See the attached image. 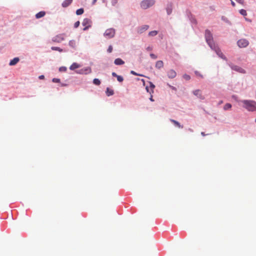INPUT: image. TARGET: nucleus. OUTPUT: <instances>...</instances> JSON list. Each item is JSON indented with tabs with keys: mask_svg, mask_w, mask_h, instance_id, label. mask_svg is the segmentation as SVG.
<instances>
[{
	"mask_svg": "<svg viewBox=\"0 0 256 256\" xmlns=\"http://www.w3.org/2000/svg\"><path fill=\"white\" fill-rule=\"evenodd\" d=\"M244 104V107L248 111H256V102L251 100H242L241 101Z\"/></svg>",
	"mask_w": 256,
	"mask_h": 256,
	"instance_id": "1",
	"label": "nucleus"
},
{
	"mask_svg": "<svg viewBox=\"0 0 256 256\" xmlns=\"http://www.w3.org/2000/svg\"><path fill=\"white\" fill-rule=\"evenodd\" d=\"M205 38L206 41L211 48L213 46L215 48V44L214 42L212 35L209 30H206L205 32Z\"/></svg>",
	"mask_w": 256,
	"mask_h": 256,
	"instance_id": "2",
	"label": "nucleus"
},
{
	"mask_svg": "<svg viewBox=\"0 0 256 256\" xmlns=\"http://www.w3.org/2000/svg\"><path fill=\"white\" fill-rule=\"evenodd\" d=\"M154 0H144L140 3V6L142 9H147L154 4Z\"/></svg>",
	"mask_w": 256,
	"mask_h": 256,
	"instance_id": "3",
	"label": "nucleus"
},
{
	"mask_svg": "<svg viewBox=\"0 0 256 256\" xmlns=\"http://www.w3.org/2000/svg\"><path fill=\"white\" fill-rule=\"evenodd\" d=\"M66 38V34H58L52 38V41L54 42L60 43L64 40Z\"/></svg>",
	"mask_w": 256,
	"mask_h": 256,
	"instance_id": "4",
	"label": "nucleus"
},
{
	"mask_svg": "<svg viewBox=\"0 0 256 256\" xmlns=\"http://www.w3.org/2000/svg\"><path fill=\"white\" fill-rule=\"evenodd\" d=\"M114 34L115 30L113 28L107 29L104 33V36L109 38L114 37Z\"/></svg>",
	"mask_w": 256,
	"mask_h": 256,
	"instance_id": "5",
	"label": "nucleus"
},
{
	"mask_svg": "<svg viewBox=\"0 0 256 256\" xmlns=\"http://www.w3.org/2000/svg\"><path fill=\"white\" fill-rule=\"evenodd\" d=\"M237 44L240 48H242L246 47L248 45L249 42L246 39H240L238 41Z\"/></svg>",
	"mask_w": 256,
	"mask_h": 256,
	"instance_id": "6",
	"label": "nucleus"
},
{
	"mask_svg": "<svg viewBox=\"0 0 256 256\" xmlns=\"http://www.w3.org/2000/svg\"><path fill=\"white\" fill-rule=\"evenodd\" d=\"M212 50H214L216 52V54L222 58L226 60V57L224 55L222 52L220 50V48L215 45V48L213 46Z\"/></svg>",
	"mask_w": 256,
	"mask_h": 256,
	"instance_id": "7",
	"label": "nucleus"
},
{
	"mask_svg": "<svg viewBox=\"0 0 256 256\" xmlns=\"http://www.w3.org/2000/svg\"><path fill=\"white\" fill-rule=\"evenodd\" d=\"M82 25L85 26L84 28V30H88L91 24V20L88 18H84L82 23Z\"/></svg>",
	"mask_w": 256,
	"mask_h": 256,
	"instance_id": "8",
	"label": "nucleus"
},
{
	"mask_svg": "<svg viewBox=\"0 0 256 256\" xmlns=\"http://www.w3.org/2000/svg\"><path fill=\"white\" fill-rule=\"evenodd\" d=\"M168 76L170 78H174L176 76V72L173 70H170L168 72Z\"/></svg>",
	"mask_w": 256,
	"mask_h": 256,
	"instance_id": "9",
	"label": "nucleus"
},
{
	"mask_svg": "<svg viewBox=\"0 0 256 256\" xmlns=\"http://www.w3.org/2000/svg\"><path fill=\"white\" fill-rule=\"evenodd\" d=\"M193 94L202 100L204 99V96L202 95V92L200 90H196L193 92Z\"/></svg>",
	"mask_w": 256,
	"mask_h": 256,
	"instance_id": "10",
	"label": "nucleus"
},
{
	"mask_svg": "<svg viewBox=\"0 0 256 256\" xmlns=\"http://www.w3.org/2000/svg\"><path fill=\"white\" fill-rule=\"evenodd\" d=\"M232 70H236L237 72H240V73H244L245 72V71H244V70L243 68H240V67H239V66H232Z\"/></svg>",
	"mask_w": 256,
	"mask_h": 256,
	"instance_id": "11",
	"label": "nucleus"
},
{
	"mask_svg": "<svg viewBox=\"0 0 256 256\" xmlns=\"http://www.w3.org/2000/svg\"><path fill=\"white\" fill-rule=\"evenodd\" d=\"M72 2V0H65L62 3V6L64 8H66L70 5Z\"/></svg>",
	"mask_w": 256,
	"mask_h": 256,
	"instance_id": "12",
	"label": "nucleus"
},
{
	"mask_svg": "<svg viewBox=\"0 0 256 256\" xmlns=\"http://www.w3.org/2000/svg\"><path fill=\"white\" fill-rule=\"evenodd\" d=\"M164 66V63L162 60H158L156 63V68L160 69Z\"/></svg>",
	"mask_w": 256,
	"mask_h": 256,
	"instance_id": "13",
	"label": "nucleus"
},
{
	"mask_svg": "<svg viewBox=\"0 0 256 256\" xmlns=\"http://www.w3.org/2000/svg\"><path fill=\"white\" fill-rule=\"evenodd\" d=\"M80 67V65L78 64V63L74 62L73 63L70 67V70H74L76 68H78Z\"/></svg>",
	"mask_w": 256,
	"mask_h": 256,
	"instance_id": "14",
	"label": "nucleus"
},
{
	"mask_svg": "<svg viewBox=\"0 0 256 256\" xmlns=\"http://www.w3.org/2000/svg\"><path fill=\"white\" fill-rule=\"evenodd\" d=\"M18 58H14L12 60H11L9 63L10 66H14L16 64L19 62Z\"/></svg>",
	"mask_w": 256,
	"mask_h": 256,
	"instance_id": "15",
	"label": "nucleus"
},
{
	"mask_svg": "<svg viewBox=\"0 0 256 256\" xmlns=\"http://www.w3.org/2000/svg\"><path fill=\"white\" fill-rule=\"evenodd\" d=\"M114 63L116 65H122L124 64V62L121 58H118L114 60Z\"/></svg>",
	"mask_w": 256,
	"mask_h": 256,
	"instance_id": "16",
	"label": "nucleus"
},
{
	"mask_svg": "<svg viewBox=\"0 0 256 256\" xmlns=\"http://www.w3.org/2000/svg\"><path fill=\"white\" fill-rule=\"evenodd\" d=\"M170 121L172 122L176 126L179 128H183V126L180 125V124L176 120L170 119Z\"/></svg>",
	"mask_w": 256,
	"mask_h": 256,
	"instance_id": "17",
	"label": "nucleus"
},
{
	"mask_svg": "<svg viewBox=\"0 0 256 256\" xmlns=\"http://www.w3.org/2000/svg\"><path fill=\"white\" fill-rule=\"evenodd\" d=\"M46 14V12L44 11H41L38 13H37L36 15V18H40L43 16H44Z\"/></svg>",
	"mask_w": 256,
	"mask_h": 256,
	"instance_id": "18",
	"label": "nucleus"
},
{
	"mask_svg": "<svg viewBox=\"0 0 256 256\" xmlns=\"http://www.w3.org/2000/svg\"><path fill=\"white\" fill-rule=\"evenodd\" d=\"M90 72V68H86L84 70H80L78 72V74H86L88 73H89Z\"/></svg>",
	"mask_w": 256,
	"mask_h": 256,
	"instance_id": "19",
	"label": "nucleus"
},
{
	"mask_svg": "<svg viewBox=\"0 0 256 256\" xmlns=\"http://www.w3.org/2000/svg\"><path fill=\"white\" fill-rule=\"evenodd\" d=\"M106 94L108 96H112L114 94V92L112 90L108 88L106 90Z\"/></svg>",
	"mask_w": 256,
	"mask_h": 256,
	"instance_id": "20",
	"label": "nucleus"
},
{
	"mask_svg": "<svg viewBox=\"0 0 256 256\" xmlns=\"http://www.w3.org/2000/svg\"><path fill=\"white\" fill-rule=\"evenodd\" d=\"M150 87L151 88V90L150 92L149 91L148 88V86L146 87V90L148 92H149L151 94L154 92V89L155 86L153 84H152V82H150Z\"/></svg>",
	"mask_w": 256,
	"mask_h": 256,
	"instance_id": "21",
	"label": "nucleus"
},
{
	"mask_svg": "<svg viewBox=\"0 0 256 256\" xmlns=\"http://www.w3.org/2000/svg\"><path fill=\"white\" fill-rule=\"evenodd\" d=\"M69 45L70 46H71L73 48H75L76 46V41L74 40H70L69 42Z\"/></svg>",
	"mask_w": 256,
	"mask_h": 256,
	"instance_id": "22",
	"label": "nucleus"
},
{
	"mask_svg": "<svg viewBox=\"0 0 256 256\" xmlns=\"http://www.w3.org/2000/svg\"><path fill=\"white\" fill-rule=\"evenodd\" d=\"M231 108H232V104L229 103H227L224 106V110H226L228 109H230Z\"/></svg>",
	"mask_w": 256,
	"mask_h": 256,
	"instance_id": "23",
	"label": "nucleus"
},
{
	"mask_svg": "<svg viewBox=\"0 0 256 256\" xmlns=\"http://www.w3.org/2000/svg\"><path fill=\"white\" fill-rule=\"evenodd\" d=\"M148 25H144V26L142 28H140V32H144V30H146L148 29Z\"/></svg>",
	"mask_w": 256,
	"mask_h": 256,
	"instance_id": "24",
	"label": "nucleus"
},
{
	"mask_svg": "<svg viewBox=\"0 0 256 256\" xmlns=\"http://www.w3.org/2000/svg\"><path fill=\"white\" fill-rule=\"evenodd\" d=\"M157 34H158V31H156V30H153V31H151V32H150L148 33V35H149V36H156Z\"/></svg>",
	"mask_w": 256,
	"mask_h": 256,
	"instance_id": "25",
	"label": "nucleus"
},
{
	"mask_svg": "<svg viewBox=\"0 0 256 256\" xmlns=\"http://www.w3.org/2000/svg\"><path fill=\"white\" fill-rule=\"evenodd\" d=\"M51 49L53 50H57V51H58L59 52H62V49L61 48H59V47H56V46H52L51 48Z\"/></svg>",
	"mask_w": 256,
	"mask_h": 256,
	"instance_id": "26",
	"label": "nucleus"
},
{
	"mask_svg": "<svg viewBox=\"0 0 256 256\" xmlns=\"http://www.w3.org/2000/svg\"><path fill=\"white\" fill-rule=\"evenodd\" d=\"M93 83L96 86H99L100 84V81L98 78H94L93 80Z\"/></svg>",
	"mask_w": 256,
	"mask_h": 256,
	"instance_id": "27",
	"label": "nucleus"
},
{
	"mask_svg": "<svg viewBox=\"0 0 256 256\" xmlns=\"http://www.w3.org/2000/svg\"><path fill=\"white\" fill-rule=\"evenodd\" d=\"M84 9L83 8H80L76 10V14L77 15H80L84 13Z\"/></svg>",
	"mask_w": 256,
	"mask_h": 256,
	"instance_id": "28",
	"label": "nucleus"
},
{
	"mask_svg": "<svg viewBox=\"0 0 256 256\" xmlns=\"http://www.w3.org/2000/svg\"><path fill=\"white\" fill-rule=\"evenodd\" d=\"M240 13L242 15V16H246V14H247V12H246V10H244V9H242V10H240Z\"/></svg>",
	"mask_w": 256,
	"mask_h": 256,
	"instance_id": "29",
	"label": "nucleus"
},
{
	"mask_svg": "<svg viewBox=\"0 0 256 256\" xmlns=\"http://www.w3.org/2000/svg\"><path fill=\"white\" fill-rule=\"evenodd\" d=\"M116 78H117V80L119 82H122L124 80V78H123L122 76H120L118 75Z\"/></svg>",
	"mask_w": 256,
	"mask_h": 256,
	"instance_id": "30",
	"label": "nucleus"
},
{
	"mask_svg": "<svg viewBox=\"0 0 256 256\" xmlns=\"http://www.w3.org/2000/svg\"><path fill=\"white\" fill-rule=\"evenodd\" d=\"M183 78L186 80H190V77L189 75L188 74H184V76H183Z\"/></svg>",
	"mask_w": 256,
	"mask_h": 256,
	"instance_id": "31",
	"label": "nucleus"
},
{
	"mask_svg": "<svg viewBox=\"0 0 256 256\" xmlns=\"http://www.w3.org/2000/svg\"><path fill=\"white\" fill-rule=\"evenodd\" d=\"M130 73L134 76H144L142 74H138L136 72L134 71V70H132L130 72Z\"/></svg>",
	"mask_w": 256,
	"mask_h": 256,
	"instance_id": "32",
	"label": "nucleus"
},
{
	"mask_svg": "<svg viewBox=\"0 0 256 256\" xmlns=\"http://www.w3.org/2000/svg\"><path fill=\"white\" fill-rule=\"evenodd\" d=\"M59 70L60 72H66V68L65 66H62L60 68Z\"/></svg>",
	"mask_w": 256,
	"mask_h": 256,
	"instance_id": "33",
	"label": "nucleus"
},
{
	"mask_svg": "<svg viewBox=\"0 0 256 256\" xmlns=\"http://www.w3.org/2000/svg\"><path fill=\"white\" fill-rule=\"evenodd\" d=\"M118 2V0H110V2L112 6H115Z\"/></svg>",
	"mask_w": 256,
	"mask_h": 256,
	"instance_id": "34",
	"label": "nucleus"
},
{
	"mask_svg": "<svg viewBox=\"0 0 256 256\" xmlns=\"http://www.w3.org/2000/svg\"><path fill=\"white\" fill-rule=\"evenodd\" d=\"M196 76H200V78H203V76L202 74H201L200 72H198V71H195L194 72Z\"/></svg>",
	"mask_w": 256,
	"mask_h": 256,
	"instance_id": "35",
	"label": "nucleus"
},
{
	"mask_svg": "<svg viewBox=\"0 0 256 256\" xmlns=\"http://www.w3.org/2000/svg\"><path fill=\"white\" fill-rule=\"evenodd\" d=\"M150 56L152 59H156V58H157V56L156 55H155L154 54H150Z\"/></svg>",
	"mask_w": 256,
	"mask_h": 256,
	"instance_id": "36",
	"label": "nucleus"
},
{
	"mask_svg": "<svg viewBox=\"0 0 256 256\" xmlns=\"http://www.w3.org/2000/svg\"><path fill=\"white\" fill-rule=\"evenodd\" d=\"M112 50V46H110L108 49V52L110 53Z\"/></svg>",
	"mask_w": 256,
	"mask_h": 256,
	"instance_id": "37",
	"label": "nucleus"
},
{
	"mask_svg": "<svg viewBox=\"0 0 256 256\" xmlns=\"http://www.w3.org/2000/svg\"><path fill=\"white\" fill-rule=\"evenodd\" d=\"M79 25H80V22L77 21L76 22L74 23V28H76L79 26Z\"/></svg>",
	"mask_w": 256,
	"mask_h": 256,
	"instance_id": "38",
	"label": "nucleus"
},
{
	"mask_svg": "<svg viewBox=\"0 0 256 256\" xmlns=\"http://www.w3.org/2000/svg\"><path fill=\"white\" fill-rule=\"evenodd\" d=\"M52 82H60V80L58 78H54L52 79Z\"/></svg>",
	"mask_w": 256,
	"mask_h": 256,
	"instance_id": "39",
	"label": "nucleus"
},
{
	"mask_svg": "<svg viewBox=\"0 0 256 256\" xmlns=\"http://www.w3.org/2000/svg\"><path fill=\"white\" fill-rule=\"evenodd\" d=\"M171 12H172V8L167 9V13H168V14H170Z\"/></svg>",
	"mask_w": 256,
	"mask_h": 256,
	"instance_id": "40",
	"label": "nucleus"
},
{
	"mask_svg": "<svg viewBox=\"0 0 256 256\" xmlns=\"http://www.w3.org/2000/svg\"><path fill=\"white\" fill-rule=\"evenodd\" d=\"M238 2L243 4H244V0H236Z\"/></svg>",
	"mask_w": 256,
	"mask_h": 256,
	"instance_id": "41",
	"label": "nucleus"
},
{
	"mask_svg": "<svg viewBox=\"0 0 256 256\" xmlns=\"http://www.w3.org/2000/svg\"><path fill=\"white\" fill-rule=\"evenodd\" d=\"M152 50V47L151 46H148L146 48V50H148V51H150Z\"/></svg>",
	"mask_w": 256,
	"mask_h": 256,
	"instance_id": "42",
	"label": "nucleus"
},
{
	"mask_svg": "<svg viewBox=\"0 0 256 256\" xmlns=\"http://www.w3.org/2000/svg\"><path fill=\"white\" fill-rule=\"evenodd\" d=\"M112 76L114 77H116L118 75L116 72H112Z\"/></svg>",
	"mask_w": 256,
	"mask_h": 256,
	"instance_id": "43",
	"label": "nucleus"
},
{
	"mask_svg": "<svg viewBox=\"0 0 256 256\" xmlns=\"http://www.w3.org/2000/svg\"><path fill=\"white\" fill-rule=\"evenodd\" d=\"M38 78L40 80H42L44 79V75H41L39 76Z\"/></svg>",
	"mask_w": 256,
	"mask_h": 256,
	"instance_id": "44",
	"label": "nucleus"
},
{
	"mask_svg": "<svg viewBox=\"0 0 256 256\" xmlns=\"http://www.w3.org/2000/svg\"><path fill=\"white\" fill-rule=\"evenodd\" d=\"M231 1V4H232V6H235V3L232 0H230Z\"/></svg>",
	"mask_w": 256,
	"mask_h": 256,
	"instance_id": "45",
	"label": "nucleus"
},
{
	"mask_svg": "<svg viewBox=\"0 0 256 256\" xmlns=\"http://www.w3.org/2000/svg\"><path fill=\"white\" fill-rule=\"evenodd\" d=\"M150 101H152V102H154V99L152 98V94H151V96H150Z\"/></svg>",
	"mask_w": 256,
	"mask_h": 256,
	"instance_id": "46",
	"label": "nucleus"
},
{
	"mask_svg": "<svg viewBox=\"0 0 256 256\" xmlns=\"http://www.w3.org/2000/svg\"><path fill=\"white\" fill-rule=\"evenodd\" d=\"M201 134H202V136H206L205 134H204V132H201Z\"/></svg>",
	"mask_w": 256,
	"mask_h": 256,
	"instance_id": "47",
	"label": "nucleus"
},
{
	"mask_svg": "<svg viewBox=\"0 0 256 256\" xmlns=\"http://www.w3.org/2000/svg\"><path fill=\"white\" fill-rule=\"evenodd\" d=\"M222 100H221V101H220V102H219V104H222Z\"/></svg>",
	"mask_w": 256,
	"mask_h": 256,
	"instance_id": "48",
	"label": "nucleus"
},
{
	"mask_svg": "<svg viewBox=\"0 0 256 256\" xmlns=\"http://www.w3.org/2000/svg\"><path fill=\"white\" fill-rule=\"evenodd\" d=\"M96 0H94V2H95Z\"/></svg>",
	"mask_w": 256,
	"mask_h": 256,
	"instance_id": "49",
	"label": "nucleus"
},
{
	"mask_svg": "<svg viewBox=\"0 0 256 256\" xmlns=\"http://www.w3.org/2000/svg\"><path fill=\"white\" fill-rule=\"evenodd\" d=\"M255 122H256V120H255Z\"/></svg>",
	"mask_w": 256,
	"mask_h": 256,
	"instance_id": "50",
	"label": "nucleus"
}]
</instances>
